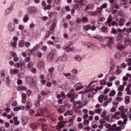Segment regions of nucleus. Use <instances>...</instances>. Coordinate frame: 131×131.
<instances>
[{"instance_id":"nucleus-25","label":"nucleus","mask_w":131,"mask_h":131,"mask_svg":"<svg viewBox=\"0 0 131 131\" xmlns=\"http://www.w3.org/2000/svg\"><path fill=\"white\" fill-rule=\"evenodd\" d=\"M14 109V111H19V110H25V106L20 105L15 107Z\"/></svg>"},{"instance_id":"nucleus-9","label":"nucleus","mask_w":131,"mask_h":131,"mask_svg":"<svg viewBox=\"0 0 131 131\" xmlns=\"http://www.w3.org/2000/svg\"><path fill=\"white\" fill-rule=\"evenodd\" d=\"M16 29V26L14 23H9L8 26V30L10 32H14Z\"/></svg>"},{"instance_id":"nucleus-26","label":"nucleus","mask_w":131,"mask_h":131,"mask_svg":"<svg viewBox=\"0 0 131 131\" xmlns=\"http://www.w3.org/2000/svg\"><path fill=\"white\" fill-rule=\"evenodd\" d=\"M21 35L23 36H29L30 33H29L27 30H24V31H21Z\"/></svg>"},{"instance_id":"nucleus-2","label":"nucleus","mask_w":131,"mask_h":131,"mask_svg":"<svg viewBox=\"0 0 131 131\" xmlns=\"http://www.w3.org/2000/svg\"><path fill=\"white\" fill-rule=\"evenodd\" d=\"M120 112V115L121 116V118L124 119V124H126V122L127 121V116L125 115V108L124 106H121L119 108Z\"/></svg>"},{"instance_id":"nucleus-30","label":"nucleus","mask_w":131,"mask_h":131,"mask_svg":"<svg viewBox=\"0 0 131 131\" xmlns=\"http://www.w3.org/2000/svg\"><path fill=\"white\" fill-rule=\"evenodd\" d=\"M6 85L7 86H10V84L11 83V80L10 79V76H7L6 78Z\"/></svg>"},{"instance_id":"nucleus-40","label":"nucleus","mask_w":131,"mask_h":131,"mask_svg":"<svg viewBox=\"0 0 131 131\" xmlns=\"http://www.w3.org/2000/svg\"><path fill=\"white\" fill-rule=\"evenodd\" d=\"M92 28V26H90V25H85L83 26V29L84 30H85V31H88V30H90Z\"/></svg>"},{"instance_id":"nucleus-29","label":"nucleus","mask_w":131,"mask_h":131,"mask_svg":"<svg viewBox=\"0 0 131 131\" xmlns=\"http://www.w3.org/2000/svg\"><path fill=\"white\" fill-rule=\"evenodd\" d=\"M21 102L23 104H25L26 103V94L23 93L21 94Z\"/></svg>"},{"instance_id":"nucleus-63","label":"nucleus","mask_w":131,"mask_h":131,"mask_svg":"<svg viewBox=\"0 0 131 131\" xmlns=\"http://www.w3.org/2000/svg\"><path fill=\"white\" fill-rule=\"evenodd\" d=\"M28 20H29L28 15L25 16L24 17V18H23V21H24V22H25V23L27 22V21H28Z\"/></svg>"},{"instance_id":"nucleus-23","label":"nucleus","mask_w":131,"mask_h":131,"mask_svg":"<svg viewBox=\"0 0 131 131\" xmlns=\"http://www.w3.org/2000/svg\"><path fill=\"white\" fill-rule=\"evenodd\" d=\"M13 10H14V7L11 6L7 9H6V12L7 15H9L11 13V12L13 11Z\"/></svg>"},{"instance_id":"nucleus-41","label":"nucleus","mask_w":131,"mask_h":131,"mask_svg":"<svg viewBox=\"0 0 131 131\" xmlns=\"http://www.w3.org/2000/svg\"><path fill=\"white\" fill-rule=\"evenodd\" d=\"M78 8H79V4H75V5H74V7L73 8V10L72 11V13L74 14V11H75V10H77V9H78Z\"/></svg>"},{"instance_id":"nucleus-42","label":"nucleus","mask_w":131,"mask_h":131,"mask_svg":"<svg viewBox=\"0 0 131 131\" xmlns=\"http://www.w3.org/2000/svg\"><path fill=\"white\" fill-rule=\"evenodd\" d=\"M41 126L42 131H48V126L46 124L42 123Z\"/></svg>"},{"instance_id":"nucleus-6","label":"nucleus","mask_w":131,"mask_h":131,"mask_svg":"<svg viewBox=\"0 0 131 131\" xmlns=\"http://www.w3.org/2000/svg\"><path fill=\"white\" fill-rule=\"evenodd\" d=\"M17 40L18 37H13L11 40L10 45L13 47V48H15V49L18 47V42H17Z\"/></svg>"},{"instance_id":"nucleus-32","label":"nucleus","mask_w":131,"mask_h":131,"mask_svg":"<svg viewBox=\"0 0 131 131\" xmlns=\"http://www.w3.org/2000/svg\"><path fill=\"white\" fill-rule=\"evenodd\" d=\"M96 84L97 81H93L89 83L88 86H90V88H94V86H96Z\"/></svg>"},{"instance_id":"nucleus-60","label":"nucleus","mask_w":131,"mask_h":131,"mask_svg":"<svg viewBox=\"0 0 131 131\" xmlns=\"http://www.w3.org/2000/svg\"><path fill=\"white\" fill-rule=\"evenodd\" d=\"M31 127L34 129H35L36 128H37V125L35 123H33L31 124Z\"/></svg>"},{"instance_id":"nucleus-64","label":"nucleus","mask_w":131,"mask_h":131,"mask_svg":"<svg viewBox=\"0 0 131 131\" xmlns=\"http://www.w3.org/2000/svg\"><path fill=\"white\" fill-rule=\"evenodd\" d=\"M126 62L128 63V64L129 66H131V59L130 58H128L126 59Z\"/></svg>"},{"instance_id":"nucleus-37","label":"nucleus","mask_w":131,"mask_h":131,"mask_svg":"<svg viewBox=\"0 0 131 131\" xmlns=\"http://www.w3.org/2000/svg\"><path fill=\"white\" fill-rule=\"evenodd\" d=\"M66 60H67L66 55H63V56L60 57L57 59L58 61H66Z\"/></svg>"},{"instance_id":"nucleus-49","label":"nucleus","mask_w":131,"mask_h":131,"mask_svg":"<svg viewBox=\"0 0 131 131\" xmlns=\"http://www.w3.org/2000/svg\"><path fill=\"white\" fill-rule=\"evenodd\" d=\"M64 50L67 53H69V52H70V51H73V49L72 48H70V46H68V47H67L64 48Z\"/></svg>"},{"instance_id":"nucleus-24","label":"nucleus","mask_w":131,"mask_h":131,"mask_svg":"<svg viewBox=\"0 0 131 131\" xmlns=\"http://www.w3.org/2000/svg\"><path fill=\"white\" fill-rule=\"evenodd\" d=\"M94 8L95 5H94V4L93 3H90L88 4L86 7V8L88 9V10H93Z\"/></svg>"},{"instance_id":"nucleus-7","label":"nucleus","mask_w":131,"mask_h":131,"mask_svg":"<svg viewBox=\"0 0 131 131\" xmlns=\"http://www.w3.org/2000/svg\"><path fill=\"white\" fill-rule=\"evenodd\" d=\"M55 2L57 5H59L60 3V0H47V3L48 4L49 7L50 8H53L55 6Z\"/></svg>"},{"instance_id":"nucleus-39","label":"nucleus","mask_w":131,"mask_h":131,"mask_svg":"<svg viewBox=\"0 0 131 131\" xmlns=\"http://www.w3.org/2000/svg\"><path fill=\"white\" fill-rule=\"evenodd\" d=\"M17 91H27V88L25 86H19L17 88Z\"/></svg>"},{"instance_id":"nucleus-35","label":"nucleus","mask_w":131,"mask_h":131,"mask_svg":"<svg viewBox=\"0 0 131 131\" xmlns=\"http://www.w3.org/2000/svg\"><path fill=\"white\" fill-rule=\"evenodd\" d=\"M13 119L14 121V123L15 125H19V124H20V122L18 121V117H14Z\"/></svg>"},{"instance_id":"nucleus-61","label":"nucleus","mask_w":131,"mask_h":131,"mask_svg":"<svg viewBox=\"0 0 131 131\" xmlns=\"http://www.w3.org/2000/svg\"><path fill=\"white\" fill-rule=\"evenodd\" d=\"M116 79V77L115 76H112L109 78V81H113V80H115Z\"/></svg>"},{"instance_id":"nucleus-52","label":"nucleus","mask_w":131,"mask_h":131,"mask_svg":"<svg viewBox=\"0 0 131 131\" xmlns=\"http://www.w3.org/2000/svg\"><path fill=\"white\" fill-rule=\"evenodd\" d=\"M125 104H129V100H130L129 96H125Z\"/></svg>"},{"instance_id":"nucleus-10","label":"nucleus","mask_w":131,"mask_h":131,"mask_svg":"<svg viewBox=\"0 0 131 131\" xmlns=\"http://www.w3.org/2000/svg\"><path fill=\"white\" fill-rule=\"evenodd\" d=\"M54 71H55V69L54 68H50L49 69V74L47 76V78L50 80V79H52V77H53V75H54Z\"/></svg>"},{"instance_id":"nucleus-15","label":"nucleus","mask_w":131,"mask_h":131,"mask_svg":"<svg viewBox=\"0 0 131 131\" xmlns=\"http://www.w3.org/2000/svg\"><path fill=\"white\" fill-rule=\"evenodd\" d=\"M98 27L99 29H101L103 32H108V29L105 26H103V24H98Z\"/></svg>"},{"instance_id":"nucleus-59","label":"nucleus","mask_w":131,"mask_h":131,"mask_svg":"<svg viewBox=\"0 0 131 131\" xmlns=\"http://www.w3.org/2000/svg\"><path fill=\"white\" fill-rule=\"evenodd\" d=\"M105 84L107 85V86H108V88H110L112 86V85H113V82H107Z\"/></svg>"},{"instance_id":"nucleus-57","label":"nucleus","mask_w":131,"mask_h":131,"mask_svg":"<svg viewBox=\"0 0 131 131\" xmlns=\"http://www.w3.org/2000/svg\"><path fill=\"white\" fill-rule=\"evenodd\" d=\"M124 89V85H121L119 87V92H123V89Z\"/></svg>"},{"instance_id":"nucleus-54","label":"nucleus","mask_w":131,"mask_h":131,"mask_svg":"<svg viewBox=\"0 0 131 131\" xmlns=\"http://www.w3.org/2000/svg\"><path fill=\"white\" fill-rule=\"evenodd\" d=\"M116 100H117V101H119V102H121V101H122L123 100V98H122V97H121V96H118L117 95Z\"/></svg>"},{"instance_id":"nucleus-48","label":"nucleus","mask_w":131,"mask_h":131,"mask_svg":"<svg viewBox=\"0 0 131 131\" xmlns=\"http://www.w3.org/2000/svg\"><path fill=\"white\" fill-rule=\"evenodd\" d=\"M41 115H43V112L40 109L38 110L37 116H41Z\"/></svg>"},{"instance_id":"nucleus-3","label":"nucleus","mask_w":131,"mask_h":131,"mask_svg":"<svg viewBox=\"0 0 131 131\" xmlns=\"http://www.w3.org/2000/svg\"><path fill=\"white\" fill-rule=\"evenodd\" d=\"M98 92V90L96 89H91L85 91H82L80 92H78V94H88L89 97H91V96H93V95H95V94H97Z\"/></svg>"},{"instance_id":"nucleus-16","label":"nucleus","mask_w":131,"mask_h":131,"mask_svg":"<svg viewBox=\"0 0 131 131\" xmlns=\"http://www.w3.org/2000/svg\"><path fill=\"white\" fill-rule=\"evenodd\" d=\"M101 117H102V118L104 119V120H106V121H108V120H109V116H106V111L102 112Z\"/></svg>"},{"instance_id":"nucleus-21","label":"nucleus","mask_w":131,"mask_h":131,"mask_svg":"<svg viewBox=\"0 0 131 131\" xmlns=\"http://www.w3.org/2000/svg\"><path fill=\"white\" fill-rule=\"evenodd\" d=\"M23 125H26L28 123V118L27 117H24L21 118Z\"/></svg>"},{"instance_id":"nucleus-46","label":"nucleus","mask_w":131,"mask_h":131,"mask_svg":"<svg viewBox=\"0 0 131 131\" xmlns=\"http://www.w3.org/2000/svg\"><path fill=\"white\" fill-rule=\"evenodd\" d=\"M116 95V91L115 90L111 91L109 94L110 97H113L114 96H115Z\"/></svg>"},{"instance_id":"nucleus-13","label":"nucleus","mask_w":131,"mask_h":131,"mask_svg":"<svg viewBox=\"0 0 131 131\" xmlns=\"http://www.w3.org/2000/svg\"><path fill=\"white\" fill-rule=\"evenodd\" d=\"M84 88V86L82 85V83H77L75 85V88L76 90V91H80V90H82Z\"/></svg>"},{"instance_id":"nucleus-45","label":"nucleus","mask_w":131,"mask_h":131,"mask_svg":"<svg viewBox=\"0 0 131 131\" xmlns=\"http://www.w3.org/2000/svg\"><path fill=\"white\" fill-rule=\"evenodd\" d=\"M114 8L116 9V10H113V9H112V10L111 9V11H113V14H115V13H114L115 11H117V10H118V9H119V6H118V5L116 4L114 6ZM117 12L118 13V11Z\"/></svg>"},{"instance_id":"nucleus-17","label":"nucleus","mask_w":131,"mask_h":131,"mask_svg":"<svg viewBox=\"0 0 131 131\" xmlns=\"http://www.w3.org/2000/svg\"><path fill=\"white\" fill-rule=\"evenodd\" d=\"M9 73L11 75H14L15 74H17V73H19V70L18 69H10L9 71Z\"/></svg>"},{"instance_id":"nucleus-50","label":"nucleus","mask_w":131,"mask_h":131,"mask_svg":"<svg viewBox=\"0 0 131 131\" xmlns=\"http://www.w3.org/2000/svg\"><path fill=\"white\" fill-rule=\"evenodd\" d=\"M117 42H121V40H122V35H119L117 38Z\"/></svg>"},{"instance_id":"nucleus-62","label":"nucleus","mask_w":131,"mask_h":131,"mask_svg":"<svg viewBox=\"0 0 131 131\" xmlns=\"http://www.w3.org/2000/svg\"><path fill=\"white\" fill-rule=\"evenodd\" d=\"M120 4L122 5V6H124V5H126V4H127V1L126 0H122L120 2Z\"/></svg>"},{"instance_id":"nucleus-58","label":"nucleus","mask_w":131,"mask_h":131,"mask_svg":"<svg viewBox=\"0 0 131 131\" xmlns=\"http://www.w3.org/2000/svg\"><path fill=\"white\" fill-rule=\"evenodd\" d=\"M112 34H117V31L115 28H112Z\"/></svg>"},{"instance_id":"nucleus-11","label":"nucleus","mask_w":131,"mask_h":131,"mask_svg":"<svg viewBox=\"0 0 131 131\" xmlns=\"http://www.w3.org/2000/svg\"><path fill=\"white\" fill-rule=\"evenodd\" d=\"M26 80L27 83H29L31 85H34L35 84V81L31 77H26Z\"/></svg>"},{"instance_id":"nucleus-36","label":"nucleus","mask_w":131,"mask_h":131,"mask_svg":"<svg viewBox=\"0 0 131 131\" xmlns=\"http://www.w3.org/2000/svg\"><path fill=\"white\" fill-rule=\"evenodd\" d=\"M104 95H101L99 96V103H102L103 101H104V100H105V98H104Z\"/></svg>"},{"instance_id":"nucleus-19","label":"nucleus","mask_w":131,"mask_h":131,"mask_svg":"<svg viewBox=\"0 0 131 131\" xmlns=\"http://www.w3.org/2000/svg\"><path fill=\"white\" fill-rule=\"evenodd\" d=\"M117 47L118 50H123V49H125V46L124 45H123L121 42H119L117 44Z\"/></svg>"},{"instance_id":"nucleus-44","label":"nucleus","mask_w":131,"mask_h":131,"mask_svg":"<svg viewBox=\"0 0 131 131\" xmlns=\"http://www.w3.org/2000/svg\"><path fill=\"white\" fill-rule=\"evenodd\" d=\"M66 111V108H65V106L62 105L60 107L59 112L62 113L63 112H65Z\"/></svg>"},{"instance_id":"nucleus-14","label":"nucleus","mask_w":131,"mask_h":131,"mask_svg":"<svg viewBox=\"0 0 131 131\" xmlns=\"http://www.w3.org/2000/svg\"><path fill=\"white\" fill-rule=\"evenodd\" d=\"M54 57H55V53L53 52H50L47 57L48 60L49 62L53 61L54 60Z\"/></svg>"},{"instance_id":"nucleus-4","label":"nucleus","mask_w":131,"mask_h":131,"mask_svg":"<svg viewBox=\"0 0 131 131\" xmlns=\"http://www.w3.org/2000/svg\"><path fill=\"white\" fill-rule=\"evenodd\" d=\"M107 47H108L110 50H114L115 45H114V42H113V37L108 38L107 43Z\"/></svg>"},{"instance_id":"nucleus-38","label":"nucleus","mask_w":131,"mask_h":131,"mask_svg":"<svg viewBox=\"0 0 131 131\" xmlns=\"http://www.w3.org/2000/svg\"><path fill=\"white\" fill-rule=\"evenodd\" d=\"M25 45V42H24V41L23 40H19L18 42V47L19 48H23Z\"/></svg>"},{"instance_id":"nucleus-31","label":"nucleus","mask_w":131,"mask_h":131,"mask_svg":"<svg viewBox=\"0 0 131 131\" xmlns=\"http://www.w3.org/2000/svg\"><path fill=\"white\" fill-rule=\"evenodd\" d=\"M63 75L68 79L71 78V73H63Z\"/></svg>"},{"instance_id":"nucleus-56","label":"nucleus","mask_w":131,"mask_h":131,"mask_svg":"<svg viewBox=\"0 0 131 131\" xmlns=\"http://www.w3.org/2000/svg\"><path fill=\"white\" fill-rule=\"evenodd\" d=\"M95 113H97V114H101L102 113V109L98 108L95 110Z\"/></svg>"},{"instance_id":"nucleus-1","label":"nucleus","mask_w":131,"mask_h":131,"mask_svg":"<svg viewBox=\"0 0 131 131\" xmlns=\"http://www.w3.org/2000/svg\"><path fill=\"white\" fill-rule=\"evenodd\" d=\"M114 13L116 15L118 16V20L115 21H111V18L108 17L107 18V21H106V25H108L110 27L111 26H115V25H119V26H123L124 25V23L123 22H125V15L122 14V11H119L118 12L117 10L114 11Z\"/></svg>"},{"instance_id":"nucleus-34","label":"nucleus","mask_w":131,"mask_h":131,"mask_svg":"<svg viewBox=\"0 0 131 131\" xmlns=\"http://www.w3.org/2000/svg\"><path fill=\"white\" fill-rule=\"evenodd\" d=\"M88 4L87 0H80L79 5L80 6H85Z\"/></svg>"},{"instance_id":"nucleus-5","label":"nucleus","mask_w":131,"mask_h":131,"mask_svg":"<svg viewBox=\"0 0 131 131\" xmlns=\"http://www.w3.org/2000/svg\"><path fill=\"white\" fill-rule=\"evenodd\" d=\"M56 26V24H53L51 28H50L49 33H47L46 35H45V38H48L50 36V35H53L55 33V27Z\"/></svg>"},{"instance_id":"nucleus-27","label":"nucleus","mask_w":131,"mask_h":131,"mask_svg":"<svg viewBox=\"0 0 131 131\" xmlns=\"http://www.w3.org/2000/svg\"><path fill=\"white\" fill-rule=\"evenodd\" d=\"M26 107L28 109H30L32 107V103L31 102V100H28L26 103Z\"/></svg>"},{"instance_id":"nucleus-55","label":"nucleus","mask_w":131,"mask_h":131,"mask_svg":"<svg viewBox=\"0 0 131 131\" xmlns=\"http://www.w3.org/2000/svg\"><path fill=\"white\" fill-rule=\"evenodd\" d=\"M34 105H35L36 107H39V106H40V103H39V101L35 100Z\"/></svg>"},{"instance_id":"nucleus-22","label":"nucleus","mask_w":131,"mask_h":131,"mask_svg":"<svg viewBox=\"0 0 131 131\" xmlns=\"http://www.w3.org/2000/svg\"><path fill=\"white\" fill-rule=\"evenodd\" d=\"M37 11V9L35 7H29L28 8V11L31 14H33V13H35Z\"/></svg>"},{"instance_id":"nucleus-28","label":"nucleus","mask_w":131,"mask_h":131,"mask_svg":"<svg viewBox=\"0 0 131 131\" xmlns=\"http://www.w3.org/2000/svg\"><path fill=\"white\" fill-rule=\"evenodd\" d=\"M40 79H41V83L42 84H46L47 83V81H46V79L45 78V76L43 75H41L40 76Z\"/></svg>"},{"instance_id":"nucleus-33","label":"nucleus","mask_w":131,"mask_h":131,"mask_svg":"<svg viewBox=\"0 0 131 131\" xmlns=\"http://www.w3.org/2000/svg\"><path fill=\"white\" fill-rule=\"evenodd\" d=\"M74 59L75 61H77V62H80L82 59V58H81L79 55H77L74 56Z\"/></svg>"},{"instance_id":"nucleus-20","label":"nucleus","mask_w":131,"mask_h":131,"mask_svg":"<svg viewBox=\"0 0 131 131\" xmlns=\"http://www.w3.org/2000/svg\"><path fill=\"white\" fill-rule=\"evenodd\" d=\"M74 93V89H72L70 93H68L67 96L69 98H71V101L74 99V96L72 95V93Z\"/></svg>"},{"instance_id":"nucleus-8","label":"nucleus","mask_w":131,"mask_h":131,"mask_svg":"<svg viewBox=\"0 0 131 131\" xmlns=\"http://www.w3.org/2000/svg\"><path fill=\"white\" fill-rule=\"evenodd\" d=\"M73 105L75 108H76L77 109H78V108H82V107H83V104L80 102V101H74Z\"/></svg>"},{"instance_id":"nucleus-47","label":"nucleus","mask_w":131,"mask_h":131,"mask_svg":"<svg viewBox=\"0 0 131 131\" xmlns=\"http://www.w3.org/2000/svg\"><path fill=\"white\" fill-rule=\"evenodd\" d=\"M118 115H120V112L118 111L115 113V115H113L112 116V118H113L114 119H115V118L116 119L117 116H118Z\"/></svg>"},{"instance_id":"nucleus-53","label":"nucleus","mask_w":131,"mask_h":131,"mask_svg":"<svg viewBox=\"0 0 131 131\" xmlns=\"http://www.w3.org/2000/svg\"><path fill=\"white\" fill-rule=\"evenodd\" d=\"M44 99H45V97H43V96L41 95H41H39L38 96V100L39 101H42V100H44Z\"/></svg>"},{"instance_id":"nucleus-18","label":"nucleus","mask_w":131,"mask_h":131,"mask_svg":"<svg viewBox=\"0 0 131 131\" xmlns=\"http://www.w3.org/2000/svg\"><path fill=\"white\" fill-rule=\"evenodd\" d=\"M66 122L62 121L58 123V125L56 126L57 129H61V128H63L65 126Z\"/></svg>"},{"instance_id":"nucleus-12","label":"nucleus","mask_w":131,"mask_h":131,"mask_svg":"<svg viewBox=\"0 0 131 131\" xmlns=\"http://www.w3.org/2000/svg\"><path fill=\"white\" fill-rule=\"evenodd\" d=\"M10 56L13 58V60L14 62H18V61H19V58H18V56H17V54L16 53L13 52V51H11L10 52Z\"/></svg>"},{"instance_id":"nucleus-51","label":"nucleus","mask_w":131,"mask_h":131,"mask_svg":"<svg viewBox=\"0 0 131 131\" xmlns=\"http://www.w3.org/2000/svg\"><path fill=\"white\" fill-rule=\"evenodd\" d=\"M25 27H24V26H23L22 25H19L18 26L19 30H21V31H24V30H25Z\"/></svg>"},{"instance_id":"nucleus-43","label":"nucleus","mask_w":131,"mask_h":131,"mask_svg":"<svg viewBox=\"0 0 131 131\" xmlns=\"http://www.w3.org/2000/svg\"><path fill=\"white\" fill-rule=\"evenodd\" d=\"M107 81V78H105L104 79L100 81V83L101 85H106V81Z\"/></svg>"}]
</instances>
